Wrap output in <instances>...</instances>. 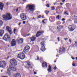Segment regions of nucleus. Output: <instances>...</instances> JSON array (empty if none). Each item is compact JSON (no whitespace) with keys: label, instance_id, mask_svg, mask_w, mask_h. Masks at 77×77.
Instances as JSON below:
<instances>
[{"label":"nucleus","instance_id":"nucleus-35","mask_svg":"<svg viewBox=\"0 0 77 77\" xmlns=\"http://www.w3.org/2000/svg\"><path fill=\"white\" fill-rule=\"evenodd\" d=\"M23 24H25V23H26V21H23Z\"/></svg>","mask_w":77,"mask_h":77},{"label":"nucleus","instance_id":"nucleus-19","mask_svg":"<svg viewBox=\"0 0 77 77\" xmlns=\"http://www.w3.org/2000/svg\"><path fill=\"white\" fill-rule=\"evenodd\" d=\"M48 72H51V67L50 65L48 66Z\"/></svg>","mask_w":77,"mask_h":77},{"label":"nucleus","instance_id":"nucleus-10","mask_svg":"<svg viewBox=\"0 0 77 77\" xmlns=\"http://www.w3.org/2000/svg\"><path fill=\"white\" fill-rule=\"evenodd\" d=\"M16 41L18 44H21L23 43V39L20 38H18L17 39Z\"/></svg>","mask_w":77,"mask_h":77},{"label":"nucleus","instance_id":"nucleus-25","mask_svg":"<svg viewBox=\"0 0 77 77\" xmlns=\"http://www.w3.org/2000/svg\"><path fill=\"white\" fill-rule=\"evenodd\" d=\"M45 65L44 66L45 67H47V63H45Z\"/></svg>","mask_w":77,"mask_h":77},{"label":"nucleus","instance_id":"nucleus-59","mask_svg":"<svg viewBox=\"0 0 77 77\" xmlns=\"http://www.w3.org/2000/svg\"><path fill=\"white\" fill-rule=\"evenodd\" d=\"M54 62H55V63L56 62V60H55V61H54Z\"/></svg>","mask_w":77,"mask_h":77},{"label":"nucleus","instance_id":"nucleus-8","mask_svg":"<svg viewBox=\"0 0 77 77\" xmlns=\"http://www.w3.org/2000/svg\"><path fill=\"white\" fill-rule=\"evenodd\" d=\"M20 17L23 21H26L27 20V17L26 16L24 15V14H22L20 15Z\"/></svg>","mask_w":77,"mask_h":77},{"label":"nucleus","instance_id":"nucleus-17","mask_svg":"<svg viewBox=\"0 0 77 77\" xmlns=\"http://www.w3.org/2000/svg\"><path fill=\"white\" fill-rule=\"evenodd\" d=\"M68 28L69 29V31H70V32H72V31L74 30V29H75L74 26L71 27L70 28L68 27Z\"/></svg>","mask_w":77,"mask_h":77},{"label":"nucleus","instance_id":"nucleus-55","mask_svg":"<svg viewBox=\"0 0 77 77\" xmlns=\"http://www.w3.org/2000/svg\"><path fill=\"white\" fill-rule=\"evenodd\" d=\"M6 5H8V3H7Z\"/></svg>","mask_w":77,"mask_h":77},{"label":"nucleus","instance_id":"nucleus-48","mask_svg":"<svg viewBox=\"0 0 77 77\" xmlns=\"http://www.w3.org/2000/svg\"><path fill=\"white\" fill-rule=\"evenodd\" d=\"M77 44V42H75V44Z\"/></svg>","mask_w":77,"mask_h":77},{"label":"nucleus","instance_id":"nucleus-23","mask_svg":"<svg viewBox=\"0 0 77 77\" xmlns=\"http://www.w3.org/2000/svg\"><path fill=\"white\" fill-rule=\"evenodd\" d=\"M59 17H60V16L59 15H58L56 17L57 19L59 20Z\"/></svg>","mask_w":77,"mask_h":77},{"label":"nucleus","instance_id":"nucleus-5","mask_svg":"<svg viewBox=\"0 0 77 77\" xmlns=\"http://www.w3.org/2000/svg\"><path fill=\"white\" fill-rule=\"evenodd\" d=\"M17 58H19V59H21V60L24 59L25 58V55H24V54L22 53L20 54H18L17 55Z\"/></svg>","mask_w":77,"mask_h":77},{"label":"nucleus","instance_id":"nucleus-58","mask_svg":"<svg viewBox=\"0 0 77 77\" xmlns=\"http://www.w3.org/2000/svg\"><path fill=\"white\" fill-rule=\"evenodd\" d=\"M75 59H76V60H77V57H75Z\"/></svg>","mask_w":77,"mask_h":77},{"label":"nucleus","instance_id":"nucleus-43","mask_svg":"<svg viewBox=\"0 0 77 77\" xmlns=\"http://www.w3.org/2000/svg\"><path fill=\"white\" fill-rule=\"evenodd\" d=\"M21 23H19V26H20V25H21Z\"/></svg>","mask_w":77,"mask_h":77},{"label":"nucleus","instance_id":"nucleus-33","mask_svg":"<svg viewBox=\"0 0 77 77\" xmlns=\"http://www.w3.org/2000/svg\"><path fill=\"white\" fill-rule=\"evenodd\" d=\"M38 18H41V16L40 15L39 16H38Z\"/></svg>","mask_w":77,"mask_h":77},{"label":"nucleus","instance_id":"nucleus-32","mask_svg":"<svg viewBox=\"0 0 77 77\" xmlns=\"http://www.w3.org/2000/svg\"><path fill=\"white\" fill-rule=\"evenodd\" d=\"M64 40H65V41H66V40H67V39H68V38H64Z\"/></svg>","mask_w":77,"mask_h":77},{"label":"nucleus","instance_id":"nucleus-45","mask_svg":"<svg viewBox=\"0 0 77 77\" xmlns=\"http://www.w3.org/2000/svg\"><path fill=\"white\" fill-rule=\"evenodd\" d=\"M34 74H36L37 73H36V72H34Z\"/></svg>","mask_w":77,"mask_h":77},{"label":"nucleus","instance_id":"nucleus-12","mask_svg":"<svg viewBox=\"0 0 77 77\" xmlns=\"http://www.w3.org/2000/svg\"><path fill=\"white\" fill-rule=\"evenodd\" d=\"M43 33H44V32L41 31H38L36 34V37H38V36H40Z\"/></svg>","mask_w":77,"mask_h":77},{"label":"nucleus","instance_id":"nucleus-63","mask_svg":"<svg viewBox=\"0 0 77 77\" xmlns=\"http://www.w3.org/2000/svg\"><path fill=\"white\" fill-rule=\"evenodd\" d=\"M55 4H57V2H55Z\"/></svg>","mask_w":77,"mask_h":77},{"label":"nucleus","instance_id":"nucleus-46","mask_svg":"<svg viewBox=\"0 0 77 77\" xmlns=\"http://www.w3.org/2000/svg\"><path fill=\"white\" fill-rule=\"evenodd\" d=\"M62 0V2H65V0Z\"/></svg>","mask_w":77,"mask_h":77},{"label":"nucleus","instance_id":"nucleus-11","mask_svg":"<svg viewBox=\"0 0 77 77\" xmlns=\"http://www.w3.org/2000/svg\"><path fill=\"white\" fill-rule=\"evenodd\" d=\"M30 49V47L28 45L26 46V47L25 48L24 50H23V52L24 53H27L29 51V49Z\"/></svg>","mask_w":77,"mask_h":77},{"label":"nucleus","instance_id":"nucleus-40","mask_svg":"<svg viewBox=\"0 0 77 77\" xmlns=\"http://www.w3.org/2000/svg\"><path fill=\"white\" fill-rule=\"evenodd\" d=\"M62 21H65V19H64V18H63V19H62Z\"/></svg>","mask_w":77,"mask_h":77},{"label":"nucleus","instance_id":"nucleus-14","mask_svg":"<svg viewBox=\"0 0 77 77\" xmlns=\"http://www.w3.org/2000/svg\"><path fill=\"white\" fill-rule=\"evenodd\" d=\"M16 45V41L15 39H13L11 42V46L14 47Z\"/></svg>","mask_w":77,"mask_h":77},{"label":"nucleus","instance_id":"nucleus-42","mask_svg":"<svg viewBox=\"0 0 77 77\" xmlns=\"http://www.w3.org/2000/svg\"><path fill=\"white\" fill-rule=\"evenodd\" d=\"M18 8H17L16 9V12H18Z\"/></svg>","mask_w":77,"mask_h":77},{"label":"nucleus","instance_id":"nucleus-16","mask_svg":"<svg viewBox=\"0 0 77 77\" xmlns=\"http://www.w3.org/2000/svg\"><path fill=\"white\" fill-rule=\"evenodd\" d=\"M4 33L5 31L4 30H0V36H2Z\"/></svg>","mask_w":77,"mask_h":77},{"label":"nucleus","instance_id":"nucleus-61","mask_svg":"<svg viewBox=\"0 0 77 77\" xmlns=\"http://www.w3.org/2000/svg\"><path fill=\"white\" fill-rule=\"evenodd\" d=\"M63 50H65V48H63Z\"/></svg>","mask_w":77,"mask_h":77},{"label":"nucleus","instance_id":"nucleus-9","mask_svg":"<svg viewBox=\"0 0 77 77\" xmlns=\"http://www.w3.org/2000/svg\"><path fill=\"white\" fill-rule=\"evenodd\" d=\"M41 48L40 49V50L42 51H45V50H46V49L45 48V46H44V42H42L41 43Z\"/></svg>","mask_w":77,"mask_h":77},{"label":"nucleus","instance_id":"nucleus-30","mask_svg":"<svg viewBox=\"0 0 77 77\" xmlns=\"http://www.w3.org/2000/svg\"><path fill=\"white\" fill-rule=\"evenodd\" d=\"M60 39V38H59V37H58V38H57V39L58 42H59L60 41V39Z\"/></svg>","mask_w":77,"mask_h":77},{"label":"nucleus","instance_id":"nucleus-60","mask_svg":"<svg viewBox=\"0 0 77 77\" xmlns=\"http://www.w3.org/2000/svg\"><path fill=\"white\" fill-rule=\"evenodd\" d=\"M54 5H56V4H55V3H54Z\"/></svg>","mask_w":77,"mask_h":77},{"label":"nucleus","instance_id":"nucleus-56","mask_svg":"<svg viewBox=\"0 0 77 77\" xmlns=\"http://www.w3.org/2000/svg\"><path fill=\"white\" fill-rule=\"evenodd\" d=\"M23 1H24V2H26V0H23Z\"/></svg>","mask_w":77,"mask_h":77},{"label":"nucleus","instance_id":"nucleus-53","mask_svg":"<svg viewBox=\"0 0 77 77\" xmlns=\"http://www.w3.org/2000/svg\"><path fill=\"white\" fill-rule=\"evenodd\" d=\"M66 15H69V14H68V13H67V14H66Z\"/></svg>","mask_w":77,"mask_h":77},{"label":"nucleus","instance_id":"nucleus-36","mask_svg":"<svg viewBox=\"0 0 77 77\" xmlns=\"http://www.w3.org/2000/svg\"><path fill=\"white\" fill-rule=\"evenodd\" d=\"M42 23H44L45 24V23L44 22V20H42Z\"/></svg>","mask_w":77,"mask_h":77},{"label":"nucleus","instance_id":"nucleus-6","mask_svg":"<svg viewBox=\"0 0 77 77\" xmlns=\"http://www.w3.org/2000/svg\"><path fill=\"white\" fill-rule=\"evenodd\" d=\"M3 39L6 41H8L10 40V37L8 34H5L3 38Z\"/></svg>","mask_w":77,"mask_h":77},{"label":"nucleus","instance_id":"nucleus-20","mask_svg":"<svg viewBox=\"0 0 77 77\" xmlns=\"http://www.w3.org/2000/svg\"><path fill=\"white\" fill-rule=\"evenodd\" d=\"M31 63L30 62H27V64L29 67V68H30L31 66Z\"/></svg>","mask_w":77,"mask_h":77},{"label":"nucleus","instance_id":"nucleus-3","mask_svg":"<svg viewBox=\"0 0 77 77\" xmlns=\"http://www.w3.org/2000/svg\"><path fill=\"white\" fill-rule=\"evenodd\" d=\"M34 7V6L32 5L28 4L26 6V8L27 9L26 10V11H28L29 10L30 11H33L34 9H33V8Z\"/></svg>","mask_w":77,"mask_h":77},{"label":"nucleus","instance_id":"nucleus-7","mask_svg":"<svg viewBox=\"0 0 77 77\" xmlns=\"http://www.w3.org/2000/svg\"><path fill=\"white\" fill-rule=\"evenodd\" d=\"M6 64V63L4 61L1 60L0 61V68H5Z\"/></svg>","mask_w":77,"mask_h":77},{"label":"nucleus","instance_id":"nucleus-38","mask_svg":"<svg viewBox=\"0 0 77 77\" xmlns=\"http://www.w3.org/2000/svg\"><path fill=\"white\" fill-rule=\"evenodd\" d=\"M60 4L61 5V6H62L63 5V3H62V2H60Z\"/></svg>","mask_w":77,"mask_h":77},{"label":"nucleus","instance_id":"nucleus-24","mask_svg":"<svg viewBox=\"0 0 77 77\" xmlns=\"http://www.w3.org/2000/svg\"><path fill=\"white\" fill-rule=\"evenodd\" d=\"M49 11H47V10H46L45 11V13L46 14H48V13H49Z\"/></svg>","mask_w":77,"mask_h":77},{"label":"nucleus","instance_id":"nucleus-29","mask_svg":"<svg viewBox=\"0 0 77 77\" xmlns=\"http://www.w3.org/2000/svg\"><path fill=\"white\" fill-rule=\"evenodd\" d=\"M15 31H17V29H15V28H14V33L15 34Z\"/></svg>","mask_w":77,"mask_h":77},{"label":"nucleus","instance_id":"nucleus-47","mask_svg":"<svg viewBox=\"0 0 77 77\" xmlns=\"http://www.w3.org/2000/svg\"><path fill=\"white\" fill-rule=\"evenodd\" d=\"M69 41L70 42H72L71 41V39H70L69 40Z\"/></svg>","mask_w":77,"mask_h":77},{"label":"nucleus","instance_id":"nucleus-31","mask_svg":"<svg viewBox=\"0 0 77 77\" xmlns=\"http://www.w3.org/2000/svg\"><path fill=\"white\" fill-rule=\"evenodd\" d=\"M56 66H55L54 68V70H56Z\"/></svg>","mask_w":77,"mask_h":77},{"label":"nucleus","instance_id":"nucleus-1","mask_svg":"<svg viewBox=\"0 0 77 77\" xmlns=\"http://www.w3.org/2000/svg\"><path fill=\"white\" fill-rule=\"evenodd\" d=\"M2 17L4 20L7 21L11 20V18H12V15H11L10 14L6 13L3 15Z\"/></svg>","mask_w":77,"mask_h":77},{"label":"nucleus","instance_id":"nucleus-64","mask_svg":"<svg viewBox=\"0 0 77 77\" xmlns=\"http://www.w3.org/2000/svg\"><path fill=\"white\" fill-rule=\"evenodd\" d=\"M15 77H18V76H15Z\"/></svg>","mask_w":77,"mask_h":77},{"label":"nucleus","instance_id":"nucleus-62","mask_svg":"<svg viewBox=\"0 0 77 77\" xmlns=\"http://www.w3.org/2000/svg\"><path fill=\"white\" fill-rule=\"evenodd\" d=\"M42 18H44V17H42Z\"/></svg>","mask_w":77,"mask_h":77},{"label":"nucleus","instance_id":"nucleus-26","mask_svg":"<svg viewBox=\"0 0 77 77\" xmlns=\"http://www.w3.org/2000/svg\"><path fill=\"white\" fill-rule=\"evenodd\" d=\"M57 29H58V32H60L61 31L60 29H59V27L57 26Z\"/></svg>","mask_w":77,"mask_h":77},{"label":"nucleus","instance_id":"nucleus-34","mask_svg":"<svg viewBox=\"0 0 77 77\" xmlns=\"http://www.w3.org/2000/svg\"><path fill=\"white\" fill-rule=\"evenodd\" d=\"M46 6L48 8H49V4H48Z\"/></svg>","mask_w":77,"mask_h":77},{"label":"nucleus","instance_id":"nucleus-54","mask_svg":"<svg viewBox=\"0 0 77 77\" xmlns=\"http://www.w3.org/2000/svg\"><path fill=\"white\" fill-rule=\"evenodd\" d=\"M2 77H8V76H3Z\"/></svg>","mask_w":77,"mask_h":77},{"label":"nucleus","instance_id":"nucleus-39","mask_svg":"<svg viewBox=\"0 0 77 77\" xmlns=\"http://www.w3.org/2000/svg\"><path fill=\"white\" fill-rule=\"evenodd\" d=\"M72 59L73 60H74V59H75V58L74 57H72Z\"/></svg>","mask_w":77,"mask_h":77},{"label":"nucleus","instance_id":"nucleus-2","mask_svg":"<svg viewBox=\"0 0 77 77\" xmlns=\"http://www.w3.org/2000/svg\"><path fill=\"white\" fill-rule=\"evenodd\" d=\"M10 70L13 71H16V69L14 66H10L9 68L7 69L6 74L8 75H11V71Z\"/></svg>","mask_w":77,"mask_h":77},{"label":"nucleus","instance_id":"nucleus-27","mask_svg":"<svg viewBox=\"0 0 77 77\" xmlns=\"http://www.w3.org/2000/svg\"><path fill=\"white\" fill-rule=\"evenodd\" d=\"M51 10L53 11V10H54V7H51Z\"/></svg>","mask_w":77,"mask_h":77},{"label":"nucleus","instance_id":"nucleus-49","mask_svg":"<svg viewBox=\"0 0 77 77\" xmlns=\"http://www.w3.org/2000/svg\"><path fill=\"white\" fill-rule=\"evenodd\" d=\"M30 35V34H28L27 35H26L27 36H29Z\"/></svg>","mask_w":77,"mask_h":77},{"label":"nucleus","instance_id":"nucleus-18","mask_svg":"<svg viewBox=\"0 0 77 77\" xmlns=\"http://www.w3.org/2000/svg\"><path fill=\"white\" fill-rule=\"evenodd\" d=\"M30 39H31V41H34L36 39V37L32 36V37L30 38Z\"/></svg>","mask_w":77,"mask_h":77},{"label":"nucleus","instance_id":"nucleus-28","mask_svg":"<svg viewBox=\"0 0 77 77\" xmlns=\"http://www.w3.org/2000/svg\"><path fill=\"white\" fill-rule=\"evenodd\" d=\"M75 23H77V19H75L74 20Z\"/></svg>","mask_w":77,"mask_h":77},{"label":"nucleus","instance_id":"nucleus-44","mask_svg":"<svg viewBox=\"0 0 77 77\" xmlns=\"http://www.w3.org/2000/svg\"><path fill=\"white\" fill-rule=\"evenodd\" d=\"M37 60H39V57H37Z\"/></svg>","mask_w":77,"mask_h":77},{"label":"nucleus","instance_id":"nucleus-37","mask_svg":"<svg viewBox=\"0 0 77 77\" xmlns=\"http://www.w3.org/2000/svg\"><path fill=\"white\" fill-rule=\"evenodd\" d=\"M72 66H75V64L73 63L72 64Z\"/></svg>","mask_w":77,"mask_h":77},{"label":"nucleus","instance_id":"nucleus-41","mask_svg":"<svg viewBox=\"0 0 77 77\" xmlns=\"http://www.w3.org/2000/svg\"><path fill=\"white\" fill-rule=\"evenodd\" d=\"M67 13V12L66 11H65V12H64V14H66Z\"/></svg>","mask_w":77,"mask_h":77},{"label":"nucleus","instance_id":"nucleus-13","mask_svg":"<svg viewBox=\"0 0 77 77\" xmlns=\"http://www.w3.org/2000/svg\"><path fill=\"white\" fill-rule=\"evenodd\" d=\"M6 29L7 30H8V32H9L10 35H11L12 33V31L11 29V28L8 26H7L6 27Z\"/></svg>","mask_w":77,"mask_h":77},{"label":"nucleus","instance_id":"nucleus-57","mask_svg":"<svg viewBox=\"0 0 77 77\" xmlns=\"http://www.w3.org/2000/svg\"><path fill=\"white\" fill-rule=\"evenodd\" d=\"M61 42L62 43V42H63V41H61Z\"/></svg>","mask_w":77,"mask_h":77},{"label":"nucleus","instance_id":"nucleus-22","mask_svg":"<svg viewBox=\"0 0 77 77\" xmlns=\"http://www.w3.org/2000/svg\"><path fill=\"white\" fill-rule=\"evenodd\" d=\"M3 25V21L0 20V26H2Z\"/></svg>","mask_w":77,"mask_h":77},{"label":"nucleus","instance_id":"nucleus-21","mask_svg":"<svg viewBox=\"0 0 77 77\" xmlns=\"http://www.w3.org/2000/svg\"><path fill=\"white\" fill-rule=\"evenodd\" d=\"M15 76H16V77H20V73H17L16 74V75H15Z\"/></svg>","mask_w":77,"mask_h":77},{"label":"nucleus","instance_id":"nucleus-52","mask_svg":"<svg viewBox=\"0 0 77 77\" xmlns=\"http://www.w3.org/2000/svg\"><path fill=\"white\" fill-rule=\"evenodd\" d=\"M9 57L8 56V57H7V59H9Z\"/></svg>","mask_w":77,"mask_h":77},{"label":"nucleus","instance_id":"nucleus-51","mask_svg":"<svg viewBox=\"0 0 77 77\" xmlns=\"http://www.w3.org/2000/svg\"><path fill=\"white\" fill-rule=\"evenodd\" d=\"M3 71V69H2V70L1 71V72H2Z\"/></svg>","mask_w":77,"mask_h":77},{"label":"nucleus","instance_id":"nucleus-15","mask_svg":"<svg viewBox=\"0 0 77 77\" xmlns=\"http://www.w3.org/2000/svg\"><path fill=\"white\" fill-rule=\"evenodd\" d=\"M4 7V4L0 2V9L1 10L3 9V7Z\"/></svg>","mask_w":77,"mask_h":77},{"label":"nucleus","instance_id":"nucleus-50","mask_svg":"<svg viewBox=\"0 0 77 77\" xmlns=\"http://www.w3.org/2000/svg\"><path fill=\"white\" fill-rule=\"evenodd\" d=\"M59 53H61V51H60V50H59Z\"/></svg>","mask_w":77,"mask_h":77},{"label":"nucleus","instance_id":"nucleus-4","mask_svg":"<svg viewBox=\"0 0 77 77\" xmlns=\"http://www.w3.org/2000/svg\"><path fill=\"white\" fill-rule=\"evenodd\" d=\"M10 63L11 65L13 66H16L17 65V60L14 59H12L10 61Z\"/></svg>","mask_w":77,"mask_h":77}]
</instances>
